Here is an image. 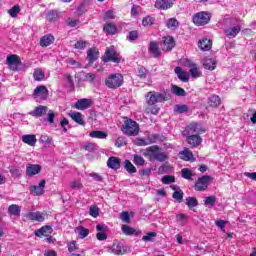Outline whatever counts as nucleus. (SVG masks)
Wrapping results in <instances>:
<instances>
[{
    "label": "nucleus",
    "mask_w": 256,
    "mask_h": 256,
    "mask_svg": "<svg viewBox=\"0 0 256 256\" xmlns=\"http://www.w3.org/2000/svg\"><path fill=\"white\" fill-rule=\"evenodd\" d=\"M121 131L128 137H135L139 135V124L132 119H126L122 124Z\"/></svg>",
    "instance_id": "1"
},
{
    "label": "nucleus",
    "mask_w": 256,
    "mask_h": 256,
    "mask_svg": "<svg viewBox=\"0 0 256 256\" xmlns=\"http://www.w3.org/2000/svg\"><path fill=\"white\" fill-rule=\"evenodd\" d=\"M146 103L150 107L153 105H157V103H163L164 101H167V98L165 97L164 93L150 91L145 96Z\"/></svg>",
    "instance_id": "2"
},
{
    "label": "nucleus",
    "mask_w": 256,
    "mask_h": 256,
    "mask_svg": "<svg viewBox=\"0 0 256 256\" xmlns=\"http://www.w3.org/2000/svg\"><path fill=\"white\" fill-rule=\"evenodd\" d=\"M105 85L109 89H118V87H121L123 85V75L116 73V74H110L105 79Z\"/></svg>",
    "instance_id": "3"
},
{
    "label": "nucleus",
    "mask_w": 256,
    "mask_h": 256,
    "mask_svg": "<svg viewBox=\"0 0 256 256\" xmlns=\"http://www.w3.org/2000/svg\"><path fill=\"white\" fill-rule=\"evenodd\" d=\"M109 61H112V63H119L121 61V56H119V53L115 50V46H110L105 51L103 62L109 63Z\"/></svg>",
    "instance_id": "4"
},
{
    "label": "nucleus",
    "mask_w": 256,
    "mask_h": 256,
    "mask_svg": "<svg viewBox=\"0 0 256 256\" xmlns=\"http://www.w3.org/2000/svg\"><path fill=\"white\" fill-rule=\"evenodd\" d=\"M205 131H207V129L202 127L201 124L192 122L185 128L183 135H203Z\"/></svg>",
    "instance_id": "5"
},
{
    "label": "nucleus",
    "mask_w": 256,
    "mask_h": 256,
    "mask_svg": "<svg viewBox=\"0 0 256 256\" xmlns=\"http://www.w3.org/2000/svg\"><path fill=\"white\" fill-rule=\"evenodd\" d=\"M183 65H184V67L190 68V75L194 79L202 77L203 72H201V68L199 67V65H197L192 60H189V59L184 60Z\"/></svg>",
    "instance_id": "6"
},
{
    "label": "nucleus",
    "mask_w": 256,
    "mask_h": 256,
    "mask_svg": "<svg viewBox=\"0 0 256 256\" xmlns=\"http://www.w3.org/2000/svg\"><path fill=\"white\" fill-rule=\"evenodd\" d=\"M211 21V14L208 12H198L193 16V23L198 27L207 25Z\"/></svg>",
    "instance_id": "7"
},
{
    "label": "nucleus",
    "mask_w": 256,
    "mask_h": 256,
    "mask_svg": "<svg viewBox=\"0 0 256 256\" xmlns=\"http://www.w3.org/2000/svg\"><path fill=\"white\" fill-rule=\"evenodd\" d=\"M150 157L156 159V161L163 162L167 159V154L159 151V146H151L148 148Z\"/></svg>",
    "instance_id": "8"
},
{
    "label": "nucleus",
    "mask_w": 256,
    "mask_h": 256,
    "mask_svg": "<svg viewBox=\"0 0 256 256\" xmlns=\"http://www.w3.org/2000/svg\"><path fill=\"white\" fill-rule=\"evenodd\" d=\"M7 65L11 71H19V65H21V58L19 56L12 54L7 56Z\"/></svg>",
    "instance_id": "9"
},
{
    "label": "nucleus",
    "mask_w": 256,
    "mask_h": 256,
    "mask_svg": "<svg viewBox=\"0 0 256 256\" xmlns=\"http://www.w3.org/2000/svg\"><path fill=\"white\" fill-rule=\"evenodd\" d=\"M211 176H202L198 178L195 183V190L196 191H205L209 187V183H211Z\"/></svg>",
    "instance_id": "10"
},
{
    "label": "nucleus",
    "mask_w": 256,
    "mask_h": 256,
    "mask_svg": "<svg viewBox=\"0 0 256 256\" xmlns=\"http://www.w3.org/2000/svg\"><path fill=\"white\" fill-rule=\"evenodd\" d=\"M33 97L40 101H46L47 97H49V90L45 86H38L34 89Z\"/></svg>",
    "instance_id": "11"
},
{
    "label": "nucleus",
    "mask_w": 256,
    "mask_h": 256,
    "mask_svg": "<svg viewBox=\"0 0 256 256\" xmlns=\"http://www.w3.org/2000/svg\"><path fill=\"white\" fill-rule=\"evenodd\" d=\"M186 138V141L188 145H191V147H199L201 143H203V138L199 136V134H193V135H184Z\"/></svg>",
    "instance_id": "12"
},
{
    "label": "nucleus",
    "mask_w": 256,
    "mask_h": 256,
    "mask_svg": "<svg viewBox=\"0 0 256 256\" xmlns=\"http://www.w3.org/2000/svg\"><path fill=\"white\" fill-rule=\"evenodd\" d=\"M175 3V0H156L155 7L156 9H160L162 11H167V9H171Z\"/></svg>",
    "instance_id": "13"
},
{
    "label": "nucleus",
    "mask_w": 256,
    "mask_h": 256,
    "mask_svg": "<svg viewBox=\"0 0 256 256\" xmlns=\"http://www.w3.org/2000/svg\"><path fill=\"white\" fill-rule=\"evenodd\" d=\"M41 165L39 164H27L26 166V175L27 177H33L35 175H39L41 173Z\"/></svg>",
    "instance_id": "14"
},
{
    "label": "nucleus",
    "mask_w": 256,
    "mask_h": 256,
    "mask_svg": "<svg viewBox=\"0 0 256 256\" xmlns=\"http://www.w3.org/2000/svg\"><path fill=\"white\" fill-rule=\"evenodd\" d=\"M49 111V108L47 106L39 105L34 110L30 111L28 115H31L32 117H43V115H47Z\"/></svg>",
    "instance_id": "15"
},
{
    "label": "nucleus",
    "mask_w": 256,
    "mask_h": 256,
    "mask_svg": "<svg viewBox=\"0 0 256 256\" xmlns=\"http://www.w3.org/2000/svg\"><path fill=\"white\" fill-rule=\"evenodd\" d=\"M45 183L46 181L45 180H42L37 186H31L30 187V193L31 195H34V196H41L43 195V193H45Z\"/></svg>",
    "instance_id": "16"
},
{
    "label": "nucleus",
    "mask_w": 256,
    "mask_h": 256,
    "mask_svg": "<svg viewBox=\"0 0 256 256\" xmlns=\"http://www.w3.org/2000/svg\"><path fill=\"white\" fill-rule=\"evenodd\" d=\"M27 217L31 220V221H37L38 223H43V221H45V219L47 218V214L43 213V212H30L28 213Z\"/></svg>",
    "instance_id": "17"
},
{
    "label": "nucleus",
    "mask_w": 256,
    "mask_h": 256,
    "mask_svg": "<svg viewBox=\"0 0 256 256\" xmlns=\"http://www.w3.org/2000/svg\"><path fill=\"white\" fill-rule=\"evenodd\" d=\"M175 47V39L172 36L163 37L162 50L171 51Z\"/></svg>",
    "instance_id": "18"
},
{
    "label": "nucleus",
    "mask_w": 256,
    "mask_h": 256,
    "mask_svg": "<svg viewBox=\"0 0 256 256\" xmlns=\"http://www.w3.org/2000/svg\"><path fill=\"white\" fill-rule=\"evenodd\" d=\"M178 156L182 161H190L193 163L195 161V157L193 156V152L189 150V148H184L183 151H180Z\"/></svg>",
    "instance_id": "19"
},
{
    "label": "nucleus",
    "mask_w": 256,
    "mask_h": 256,
    "mask_svg": "<svg viewBox=\"0 0 256 256\" xmlns=\"http://www.w3.org/2000/svg\"><path fill=\"white\" fill-rule=\"evenodd\" d=\"M74 107L79 111H85V109H89L91 107V100L87 98L80 99L75 103Z\"/></svg>",
    "instance_id": "20"
},
{
    "label": "nucleus",
    "mask_w": 256,
    "mask_h": 256,
    "mask_svg": "<svg viewBox=\"0 0 256 256\" xmlns=\"http://www.w3.org/2000/svg\"><path fill=\"white\" fill-rule=\"evenodd\" d=\"M203 67L207 71H215L217 69V60L214 58H206L203 60Z\"/></svg>",
    "instance_id": "21"
},
{
    "label": "nucleus",
    "mask_w": 256,
    "mask_h": 256,
    "mask_svg": "<svg viewBox=\"0 0 256 256\" xmlns=\"http://www.w3.org/2000/svg\"><path fill=\"white\" fill-rule=\"evenodd\" d=\"M22 142L30 147H35L37 144V137L35 134H25L22 136Z\"/></svg>",
    "instance_id": "22"
},
{
    "label": "nucleus",
    "mask_w": 256,
    "mask_h": 256,
    "mask_svg": "<svg viewBox=\"0 0 256 256\" xmlns=\"http://www.w3.org/2000/svg\"><path fill=\"white\" fill-rule=\"evenodd\" d=\"M240 32H241V26L239 25L233 26L224 30L225 35L230 39L237 37V35H239Z\"/></svg>",
    "instance_id": "23"
},
{
    "label": "nucleus",
    "mask_w": 256,
    "mask_h": 256,
    "mask_svg": "<svg viewBox=\"0 0 256 256\" xmlns=\"http://www.w3.org/2000/svg\"><path fill=\"white\" fill-rule=\"evenodd\" d=\"M53 233L51 226H43L35 232L36 237H49Z\"/></svg>",
    "instance_id": "24"
},
{
    "label": "nucleus",
    "mask_w": 256,
    "mask_h": 256,
    "mask_svg": "<svg viewBox=\"0 0 256 256\" xmlns=\"http://www.w3.org/2000/svg\"><path fill=\"white\" fill-rule=\"evenodd\" d=\"M68 115L75 121V123H78V125H85V120L83 119V114H81V112L71 111Z\"/></svg>",
    "instance_id": "25"
},
{
    "label": "nucleus",
    "mask_w": 256,
    "mask_h": 256,
    "mask_svg": "<svg viewBox=\"0 0 256 256\" xmlns=\"http://www.w3.org/2000/svg\"><path fill=\"white\" fill-rule=\"evenodd\" d=\"M198 47L201 49V51H209L211 47H213V43L210 39L203 38L199 40Z\"/></svg>",
    "instance_id": "26"
},
{
    "label": "nucleus",
    "mask_w": 256,
    "mask_h": 256,
    "mask_svg": "<svg viewBox=\"0 0 256 256\" xmlns=\"http://www.w3.org/2000/svg\"><path fill=\"white\" fill-rule=\"evenodd\" d=\"M174 71L180 81H183L184 83H187L189 81V72L183 71L181 67H176Z\"/></svg>",
    "instance_id": "27"
},
{
    "label": "nucleus",
    "mask_w": 256,
    "mask_h": 256,
    "mask_svg": "<svg viewBox=\"0 0 256 256\" xmlns=\"http://www.w3.org/2000/svg\"><path fill=\"white\" fill-rule=\"evenodd\" d=\"M149 52L153 57H161V50L159 49V43L153 41L150 42Z\"/></svg>",
    "instance_id": "28"
},
{
    "label": "nucleus",
    "mask_w": 256,
    "mask_h": 256,
    "mask_svg": "<svg viewBox=\"0 0 256 256\" xmlns=\"http://www.w3.org/2000/svg\"><path fill=\"white\" fill-rule=\"evenodd\" d=\"M107 165L110 169H119L121 167V160L117 157H110L107 161Z\"/></svg>",
    "instance_id": "29"
},
{
    "label": "nucleus",
    "mask_w": 256,
    "mask_h": 256,
    "mask_svg": "<svg viewBox=\"0 0 256 256\" xmlns=\"http://www.w3.org/2000/svg\"><path fill=\"white\" fill-rule=\"evenodd\" d=\"M55 41V37L53 35H45L40 39V46L41 47H49Z\"/></svg>",
    "instance_id": "30"
},
{
    "label": "nucleus",
    "mask_w": 256,
    "mask_h": 256,
    "mask_svg": "<svg viewBox=\"0 0 256 256\" xmlns=\"http://www.w3.org/2000/svg\"><path fill=\"white\" fill-rule=\"evenodd\" d=\"M9 215H13L14 217H20L21 215V207L18 205L12 204L8 207Z\"/></svg>",
    "instance_id": "31"
},
{
    "label": "nucleus",
    "mask_w": 256,
    "mask_h": 256,
    "mask_svg": "<svg viewBox=\"0 0 256 256\" xmlns=\"http://www.w3.org/2000/svg\"><path fill=\"white\" fill-rule=\"evenodd\" d=\"M75 233H77L78 237L80 239H85L89 235V229L83 227V226H78L75 229Z\"/></svg>",
    "instance_id": "32"
},
{
    "label": "nucleus",
    "mask_w": 256,
    "mask_h": 256,
    "mask_svg": "<svg viewBox=\"0 0 256 256\" xmlns=\"http://www.w3.org/2000/svg\"><path fill=\"white\" fill-rule=\"evenodd\" d=\"M89 137H92V139H107V133L96 130V131L90 132Z\"/></svg>",
    "instance_id": "33"
},
{
    "label": "nucleus",
    "mask_w": 256,
    "mask_h": 256,
    "mask_svg": "<svg viewBox=\"0 0 256 256\" xmlns=\"http://www.w3.org/2000/svg\"><path fill=\"white\" fill-rule=\"evenodd\" d=\"M87 57H88V60L91 63H93V61H95L99 57V51H97V49L95 48H91L87 52Z\"/></svg>",
    "instance_id": "34"
},
{
    "label": "nucleus",
    "mask_w": 256,
    "mask_h": 256,
    "mask_svg": "<svg viewBox=\"0 0 256 256\" xmlns=\"http://www.w3.org/2000/svg\"><path fill=\"white\" fill-rule=\"evenodd\" d=\"M104 31L108 33V35H115V33H117V26L113 23H107L104 25Z\"/></svg>",
    "instance_id": "35"
},
{
    "label": "nucleus",
    "mask_w": 256,
    "mask_h": 256,
    "mask_svg": "<svg viewBox=\"0 0 256 256\" xmlns=\"http://www.w3.org/2000/svg\"><path fill=\"white\" fill-rule=\"evenodd\" d=\"M208 104L210 107H219L221 105V98L217 95H213L209 98Z\"/></svg>",
    "instance_id": "36"
},
{
    "label": "nucleus",
    "mask_w": 256,
    "mask_h": 256,
    "mask_svg": "<svg viewBox=\"0 0 256 256\" xmlns=\"http://www.w3.org/2000/svg\"><path fill=\"white\" fill-rule=\"evenodd\" d=\"M166 26L168 27V29H172V31H175V29L179 27V21H177V19L175 18H170L166 21Z\"/></svg>",
    "instance_id": "37"
},
{
    "label": "nucleus",
    "mask_w": 256,
    "mask_h": 256,
    "mask_svg": "<svg viewBox=\"0 0 256 256\" xmlns=\"http://www.w3.org/2000/svg\"><path fill=\"white\" fill-rule=\"evenodd\" d=\"M35 81H43L45 79V72L41 68L35 69L33 73Z\"/></svg>",
    "instance_id": "38"
},
{
    "label": "nucleus",
    "mask_w": 256,
    "mask_h": 256,
    "mask_svg": "<svg viewBox=\"0 0 256 256\" xmlns=\"http://www.w3.org/2000/svg\"><path fill=\"white\" fill-rule=\"evenodd\" d=\"M111 251L114 255H123V245L114 243L111 247Z\"/></svg>",
    "instance_id": "39"
},
{
    "label": "nucleus",
    "mask_w": 256,
    "mask_h": 256,
    "mask_svg": "<svg viewBox=\"0 0 256 256\" xmlns=\"http://www.w3.org/2000/svg\"><path fill=\"white\" fill-rule=\"evenodd\" d=\"M124 169H126L128 173H137V168H135L133 163L129 160L124 161Z\"/></svg>",
    "instance_id": "40"
},
{
    "label": "nucleus",
    "mask_w": 256,
    "mask_h": 256,
    "mask_svg": "<svg viewBox=\"0 0 256 256\" xmlns=\"http://www.w3.org/2000/svg\"><path fill=\"white\" fill-rule=\"evenodd\" d=\"M215 203H217V197L215 196H208L204 200V205L206 207H214Z\"/></svg>",
    "instance_id": "41"
},
{
    "label": "nucleus",
    "mask_w": 256,
    "mask_h": 256,
    "mask_svg": "<svg viewBox=\"0 0 256 256\" xmlns=\"http://www.w3.org/2000/svg\"><path fill=\"white\" fill-rule=\"evenodd\" d=\"M172 93H174V95H177L178 97H185V90L176 85L172 86Z\"/></svg>",
    "instance_id": "42"
},
{
    "label": "nucleus",
    "mask_w": 256,
    "mask_h": 256,
    "mask_svg": "<svg viewBox=\"0 0 256 256\" xmlns=\"http://www.w3.org/2000/svg\"><path fill=\"white\" fill-rule=\"evenodd\" d=\"M155 237H157V233L149 232L142 237V241H144L145 243L153 242L155 240Z\"/></svg>",
    "instance_id": "43"
},
{
    "label": "nucleus",
    "mask_w": 256,
    "mask_h": 256,
    "mask_svg": "<svg viewBox=\"0 0 256 256\" xmlns=\"http://www.w3.org/2000/svg\"><path fill=\"white\" fill-rule=\"evenodd\" d=\"M134 143L135 145H138V147H145L147 145H151V143L153 142H151L150 140H145L143 138H136L134 140Z\"/></svg>",
    "instance_id": "44"
},
{
    "label": "nucleus",
    "mask_w": 256,
    "mask_h": 256,
    "mask_svg": "<svg viewBox=\"0 0 256 256\" xmlns=\"http://www.w3.org/2000/svg\"><path fill=\"white\" fill-rule=\"evenodd\" d=\"M88 9H89V6L87 5V2H83L79 5L76 13L77 15H83L84 13H87Z\"/></svg>",
    "instance_id": "45"
},
{
    "label": "nucleus",
    "mask_w": 256,
    "mask_h": 256,
    "mask_svg": "<svg viewBox=\"0 0 256 256\" xmlns=\"http://www.w3.org/2000/svg\"><path fill=\"white\" fill-rule=\"evenodd\" d=\"M122 233L124 235H135V229L131 228V226L122 225Z\"/></svg>",
    "instance_id": "46"
},
{
    "label": "nucleus",
    "mask_w": 256,
    "mask_h": 256,
    "mask_svg": "<svg viewBox=\"0 0 256 256\" xmlns=\"http://www.w3.org/2000/svg\"><path fill=\"white\" fill-rule=\"evenodd\" d=\"M173 199L177 201V203H183V191L181 190H176L173 195Z\"/></svg>",
    "instance_id": "47"
},
{
    "label": "nucleus",
    "mask_w": 256,
    "mask_h": 256,
    "mask_svg": "<svg viewBox=\"0 0 256 256\" xmlns=\"http://www.w3.org/2000/svg\"><path fill=\"white\" fill-rule=\"evenodd\" d=\"M21 12V8L19 6H13L10 10H8V14L10 15V17H17V15H19V13Z\"/></svg>",
    "instance_id": "48"
},
{
    "label": "nucleus",
    "mask_w": 256,
    "mask_h": 256,
    "mask_svg": "<svg viewBox=\"0 0 256 256\" xmlns=\"http://www.w3.org/2000/svg\"><path fill=\"white\" fill-rule=\"evenodd\" d=\"M40 143H46V145H51L53 143V138L49 137L46 134H42L39 139Z\"/></svg>",
    "instance_id": "49"
},
{
    "label": "nucleus",
    "mask_w": 256,
    "mask_h": 256,
    "mask_svg": "<svg viewBox=\"0 0 256 256\" xmlns=\"http://www.w3.org/2000/svg\"><path fill=\"white\" fill-rule=\"evenodd\" d=\"M153 23H155V18L151 17V16H146L145 18H143L142 20V25L144 27H149L150 25H153Z\"/></svg>",
    "instance_id": "50"
},
{
    "label": "nucleus",
    "mask_w": 256,
    "mask_h": 256,
    "mask_svg": "<svg viewBox=\"0 0 256 256\" xmlns=\"http://www.w3.org/2000/svg\"><path fill=\"white\" fill-rule=\"evenodd\" d=\"M125 145H127V140L125 139V137L120 136L116 139L115 141V147H125Z\"/></svg>",
    "instance_id": "51"
},
{
    "label": "nucleus",
    "mask_w": 256,
    "mask_h": 256,
    "mask_svg": "<svg viewBox=\"0 0 256 256\" xmlns=\"http://www.w3.org/2000/svg\"><path fill=\"white\" fill-rule=\"evenodd\" d=\"M176 219H177L178 225H180V227H183L185 225V223H187V215H185V214H178L176 216Z\"/></svg>",
    "instance_id": "52"
},
{
    "label": "nucleus",
    "mask_w": 256,
    "mask_h": 256,
    "mask_svg": "<svg viewBox=\"0 0 256 256\" xmlns=\"http://www.w3.org/2000/svg\"><path fill=\"white\" fill-rule=\"evenodd\" d=\"M169 171H171V165H169V163H165L158 168V173L161 175H163V173H169Z\"/></svg>",
    "instance_id": "53"
},
{
    "label": "nucleus",
    "mask_w": 256,
    "mask_h": 256,
    "mask_svg": "<svg viewBox=\"0 0 256 256\" xmlns=\"http://www.w3.org/2000/svg\"><path fill=\"white\" fill-rule=\"evenodd\" d=\"M134 163L138 166L145 165V159L141 155H134Z\"/></svg>",
    "instance_id": "54"
},
{
    "label": "nucleus",
    "mask_w": 256,
    "mask_h": 256,
    "mask_svg": "<svg viewBox=\"0 0 256 256\" xmlns=\"http://www.w3.org/2000/svg\"><path fill=\"white\" fill-rule=\"evenodd\" d=\"M186 205L188 207H197V205H198L197 199L193 198V197H188L186 199Z\"/></svg>",
    "instance_id": "55"
},
{
    "label": "nucleus",
    "mask_w": 256,
    "mask_h": 256,
    "mask_svg": "<svg viewBox=\"0 0 256 256\" xmlns=\"http://www.w3.org/2000/svg\"><path fill=\"white\" fill-rule=\"evenodd\" d=\"M74 49H85L87 47V41H77L75 44H73Z\"/></svg>",
    "instance_id": "56"
},
{
    "label": "nucleus",
    "mask_w": 256,
    "mask_h": 256,
    "mask_svg": "<svg viewBox=\"0 0 256 256\" xmlns=\"http://www.w3.org/2000/svg\"><path fill=\"white\" fill-rule=\"evenodd\" d=\"M141 13V6L133 5L131 8V16L137 17Z\"/></svg>",
    "instance_id": "57"
},
{
    "label": "nucleus",
    "mask_w": 256,
    "mask_h": 256,
    "mask_svg": "<svg viewBox=\"0 0 256 256\" xmlns=\"http://www.w3.org/2000/svg\"><path fill=\"white\" fill-rule=\"evenodd\" d=\"M46 19L47 21H55L57 19V12L55 10L48 12Z\"/></svg>",
    "instance_id": "58"
},
{
    "label": "nucleus",
    "mask_w": 256,
    "mask_h": 256,
    "mask_svg": "<svg viewBox=\"0 0 256 256\" xmlns=\"http://www.w3.org/2000/svg\"><path fill=\"white\" fill-rule=\"evenodd\" d=\"M111 19H115V12H113V10H108L104 14V21H109Z\"/></svg>",
    "instance_id": "59"
},
{
    "label": "nucleus",
    "mask_w": 256,
    "mask_h": 256,
    "mask_svg": "<svg viewBox=\"0 0 256 256\" xmlns=\"http://www.w3.org/2000/svg\"><path fill=\"white\" fill-rule=\"evenodd\" d=\"M181 173H182V177L184 179H191V177L193 175V174H191V170L187 169V168L182 169Z\"/></svg>",
    "instance_id": "60"
},
{
    "label": "nucleus",
    "mask_w": 256,
    "mask_h": 256,
    "mask_svg": "<svg viewBox=\"0 0 256 256\" xmlns=\"http://www.w3.org/2000/svg\"><path fill=\"white\" fill-rule=\"evenodd\" d=\"M175 181V177L173 176H164L162 178V183H164V185H169V183H173Z\"/></svg>",
    "instance_id": "61"
},
{
    "label": "nucleus",
    "mask_w": 256,
    "mask_h": 256,
    "mask_svg": "<svg viewBox=\"0 0 256 256\" xmlns=\"http://www.w3.org/2000/svg\"><path fill=\"white\" fill-rule=\"evenodd\" d=\"M90 215L91 217H99V208L97 206H91Z\"/></svg>",
    "instance_id": "62"
},
{
    "label": "nucleus",
    "mask_w": 256,
    "mask_h": 256,
    "mask_svg": "<svg viewBox=\"0 0 256 256\" xmlns=\"http://www.w3.org/2000/svg\"><path fill=\"white\" fill-rule=\"evenodd\" d=\"M120 219L124 223H129V221H131V218L129 217V212H122L121 215H120Z\"/></svg>",
    "instance_id": "63"
},
{
    "label": "nucleus",
    "mask_w": 256,
    "mask_h": 256,
    "mask_svg": "<svg viewBox=\"0 0 256 256\" xmlns=\"http://www.w3.org/2000/svg\"><path fill=\"white\" fill-rule=\"evenodd\" d=\"M174 111H176L177 113H185L187 112V106L185 105H176L174 108Z\"/></svg>",
    "instance_id": "64"
}]
</instances>
